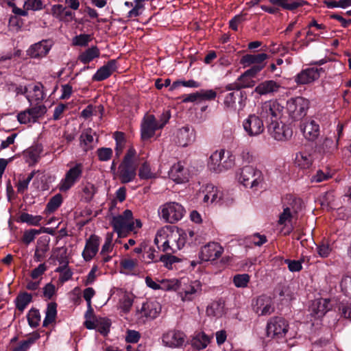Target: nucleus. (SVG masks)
Returning <instances> with one entry per match:
<instances>
[{"label": "nucleus", "instance_id": "49530a36", "mask_svg": "<svg viewBox=\"0 0 351 351\" xmlns=\"http://www.w3.org/2000/svg\"><path fill=\"white\" fill-rule=\"evenodd\" d=\"M62 197L60 194H56L51 198L47 204V209L51 213L56 210L62 204Z\"/></svg>", "mask_w": 351, "mask_h": 351}, {"label": "nucleus", "instance_id": "5fc2aeb1", "mask_svg": "<svg viewBox=\"0 0 351 351\" xmlns=\"http://www.w3.org/2000/svg\"><path fill=\"white\" fill-rule=\"evenodd\" d=\"M292 219V214L289 208L286 207L284 208L283 212L280 215L278 223L280 225H286L287 223L290 222Z\"/></svg>", "mask_w": 351, "mask_h": 351}, {"label": "nucleus", "instance_id": "ea45409f", "mask_svg": "<svg viewBox=\"0 0 351 351\" xmlns=\"http://www.w3.org/2000/svg\"><path fill=\"white\" fill-rule=\"evenodd\" d=\"M28 109L32 115L33 123L37 122L47 112V108L44 105H37Z\"/></svg>", "mask_w": 351, "mask_h": 351}, {"label": "nucleus", "instance_id": "09e8293b", "mask_svg": "<svg viewBox=\"0 0 351 351\" xmlns=\"http://www.w3.org/2000/svg\"><path fill=\"white\" fill-rule=\"evenodd\" d=\"M159 261L163 263L164 265L167 268L170 269L171 268L172 265L175 263L179 262L180 259L178 257L171 255V253H170L160 256Z\"/></svg>", "mask_w": 351, "mask_h": 351}, {"label": "nucleus", "instance_id": "338daca9", "mask_svg": "<svg viewBox=\"0 0 351 351\" xmlns=\"http://www.w3.org/2000/svg\"><path fill=\"white\" fill-rule=\"evenodd\" d=\"M40 233V230H31L30 231H27L23 234V241L25 243L29 244L32 242L36 234Z\"/></svg>", "mask_w": 351, "mask_h": 351}, {"label": "nucleus", "instance_id": "58836bf2", "mask_svg": "<svg viewBox=\"0 0 351 351\" xmlns=\"http://www.w3.org/2000/svg\"><path fill=\"white\" fill-rule=\"evenodd\" d=\"M306 4H307V2L304 0H283L282 9L294 11Z\"/></svg>", "mask_w": 351, "mask_h": 351}, {"label": "nucleus", "instance_id": "c03bdc74", "mask_svg": "<svg viewBox=\"0 0 351 351\" xmlns=\"http://www.w3.org/2000/svg\"><path fill=\"white\" fill-rule=\"evenodd\" d=\"M39 338V335L36 334L29 337L27 340L21 341L18 346L14 348L13 351H27L30 346Z\"/></svg>", "mask_w": 351, "mask_h": 351}, {"label": "nucleus", "instance_id": "0e129e2a", "mask_svg": "<svg viewBox=\"0 0 351 351\" xmlns=\"http://www.w3.org/2000/svg\"><path fill=\"white\" fill-rule=\"evenodd\" d=\"M133 304L132 298L127 295H123L121 300V308L123 311L128 312L130 309Z\"/></svg>", "mask_w": 351, "mask_h": 351}, {"label": "nucleus", "instance_id": "4468645a", "mask_svg": "<svg viewBox=\"0 0 351 351\" xmlns=\"http://www.w3.org/2000/svg\"><path fill=\"white\" fill-rule=\"evenodd\" d=\"M160 129L155 117L152 114L144 117L141 123V138L146 141L154 136L156 130Z\"/></svg>", "mask_w": 351, "mask_h": 351}, {"label": "nucleus", "instance_id": "4d7b16f0", "mask_svg": "<svg viewBox=\"0 0 351 351\" xmlns=\"http://www.w3.org/2000/svg\"><path fill=\"white\" fill-rule=\"evenodd\" d=\"M138 261L132 258H124L121 261V267L128 271L133 270L137 265Z\"/></svg>", "mask_w": 351, "mask_h": 351}, {"label": "nucleus", "instance_id": "39448f33", "mask_svg": "<svg viewBox=\"0 0 351 351\" xmlns=\"http://www.w3.org/2000/svg\"><path fill=\"white\" fill-rule=\"evenodd\" d=\"M263 180L262 172L256 168L247 165L243 167L239 175V181L245 187L256 189Z\"/></svg>", "mask_w": 351, "mask_h": 351}, {"label": "nucleus", "instance_id": "c85d7f7f", "mask_svg": "<svg viewBox=\"0 0 351 351\" xmlns=\"http://www.w3.org/2000/svg\"><path fill=\"white\" fill-rule=\"evenodd\" d=\"M169 177L178 183L183 182L184 177V169L180 162L174 164L169 171Z\"/></svg>", "mask_w": 351, "mask_h": 351}, {"label": "nucleus", "instance_id": "052dcab7", "mask_svg": "<svg viewBox=\"0 0 351 351\" xmlns=\"http://www.w3.org/2000/svg\"><path fill=\"white\" fill-rule=\"evenodd\" d=\"M317 253L319 256L326 258L331 252V248L328 243H323L319 245L317 247Z\"/></svg>", "mask_w": 351, "mask_h": 351}, {"label": "nucleus", "instance_id": "dca6fc26", "mask_svg": "<svg viewBox=\"0 0 351 351\" xmlns=\"http://www.w3.org/2000/svg\"><path fill=\"white\" fill-rule=\"evenodd\" d=\"M321 71H322V68L311 67L304 69L295 77V82L298 84H310L320 77Z\"/></svg>", "mask_w": 351, "mask_h": 351}, {"label": "nucleus", "instance_id": "e2e57ef3", "mask_svg": "<svg viewBox=\"0 0 351 351\" xmlns=\"http://www.w3.org/2000/svg\"><path fill=\"white\" fill-rule=\"evenodd\" d=\"M322 147L324 152H330L337 147V144L334 143L332 138H325Z\"/></svg>", "mask_w": 351, "mask_h": 351}, {"label": "nucleus", "instance_id": "9d476101", "mask_svg": "<svg viewBox=\"0 0 351 351\" xmlns=\"http://www.w3.org/2000/svg\"><path fill=\"white\" fill-rule=\"evenodd\" d=\"M253 310L258 316L271 315L275 310L271 297L266 295L258 296L252 304Z\"/></svg>", "mask_w": 351, "mask_h": 351}, {"label": "nucleus", "instance_id": "9b49d317", "mask_svg": "<svg viewBox=\"0 0 351 351\" xmlns=\"http://www.w3.org/2000/svg\"><path fill=\"white\" fill-rule=\"evenodd\" d=\"M82 174V165L77 163L66 173L64 178L61 180L59 184L60 191L62 192L68 191L79 180Z\"/></svg>", "mask_w": 351, "mask_h": 351}, {"label": "nucleus", "instance_id": "393cba45", "mask_svg": "<svg viewBox=\"0 0 351 351\" xmlns=\"http://www.w3.org/2000/svg\"><path fill=\"white\" fill-rule=\"evenodd\" d=\"M268 56L266 53H257V54H246L241 59V64L244 67H248L252 65L265 64V61L267 59Z\"/></svg>", "mask_w": 351, "mask_h": 351}, {"label": "nucleus", "instance_id": "79ce46f5", "mask_svg": "<svg viewBox=\"0 0 351 351\" xmlns=\"http://www.w3.org/2000/svg\"><path fill=\"white\" fill-rule=\"evenodd\" d=\"M29 325L32 328H36L39 325L40 321V315L38 310L31 309L27 315Z\"/></svg>", "mask_w": 351, "mask_h": 351}, {"label": "nucleus", "instance_id": "864d4df0", "mask_svg": "<svg viewBox=\"0 0 351 351\" xmlns=\"http://www.w3.org/2000/svg\"><path fill=\"white\" fill-rule=\"evenodd\" d=\"M97 156L101 161H107L110 159L112 155V150L110 148L102 147L97 149Z\"/></svg>", "mask_w": 351, "mask_h": 351}, {"label": "nucleus", "instance_id": "5701e85b", "mask_svg": "<svg viewBox=\"0 0 351 351\" xmlns=\"http://www.w3.org/2000/svg\"><path fill=\"white\" fill-rule=\"evenodd\" d=\"M300 128L304 137L309 141H314L319 134V125L312 119L306 121Z\"/></svg>", "mask_w": 351, "mask_h": 351}, {"label": "nucleus", "instance_id": "f03ea898", "mask_svg": "<svg viewBox=\"0 0 351 351\" xmlns=\"http://www.w3.org/2000/svg\"><path fill=\"white\" fill-rule=\"evenodd\" d=\"M225 154V150L221 149L211 154L208 162V167L211 171L219 173L234 167V157L230 152H227V156Z\"/></svg>", "mask_w": 351, "mask_h": 351}, {"label": "nucleus", "instance_id": "bf43d9fd", "mask_svg": "<svg viewBox=\"0 0 351 351\" xmlns=\"http://www.w3.org/2000/svg\"><path fill=\"white\" fill-rule=\"evenodd\" d=\"M81 143H84L88 147H90L91 143L94 141L93 135L90 130H86L82 133L80 136Z\"/></svg>", "mask_w": 351, "mask_h": 351}, {"label": "nucleus", "instance_id": "a211bd4d", "mask_svg": "<svg viewBox=\"0 0 351 351\" xmlns=\"http://www.w3.org/2000/svg\"><path fill=\"white\" fill-rule=\"evenodd\" d=\"M51 43L47 40H43L36 43L27 49V55L32 58H43L49 53L51 48Z\"/></svg>", "mask_w": 351, "mask_h": 351}, {"label": "nucleus", "instance_id": "0eeeda50", "mask_svg": "<svg viewBox=\"0 0 351 351\" xmlns=\"http://www.w3.org/2000/svg\"><path fill=\"white\" fill-rule=\"evenodd\" d=\"M259 112L260 110L258 112V115L250 114L243 122V129L250 136H258L265 130L263 121H265V119L261 117Z\"/></svg>", "mask_w": 351, "mask_h": 351}, {"label": "nucleus", "instance_id": "8fccbe9b", "mask_svg": "<svg viewBox=\"0 0 351 351\" xmlns=\"http://www.w3.org/2000/svg\"><path fill=\"white\" fill-rule=\"evenodd\" d=\"M17 119L21 124H32L33 123V117L29 109L19 112L17 115Z\"/></svg>", "mask_w": 351, "mask_h": 351}, {"label": "nucleus", "instance_id": "bb28decb", "mask_svg": "<svg viewBox=\"0 0 351 351\" xmlns=\"http://www.w3.org/2000/svg\"><path fill=\"white\" fill-rule=\"evenodd\" d=\"M154 243L158 245L159 249L166 254L173 253L174 250L169 245V241L167 239L165 232H158L154 239Z\"/></svg>", "mask_w": 351, "mask_h": 351}, {"label": "nucleus", "instance_id": "b1692460", "mask_svg": "<svg viewBox=\"0 0 351 351\" xmlns=\"http://www.w3.org/2000/svg\"><path fill=\"white\" fill-rule=\"evenodd\" d=\"M116 69L117 62L115 60H111L97 70L93 76V80L98 82L103 81L110 77Z\"/></svg>", "mask_w": 351, "mask_h": 351}, {"label": "nucleus", "instance_id": "680f3d73", "mask_svg": "<svg viewBox=\"0 0 351 351\" xmlns=\"http://www.w3.org/2000/svg\"><path fill=\"white\" fill-rule=\"evenodd\" d=\"M200 100H213L217 96V93L213 90H201L199 91Z\"/></svg>", "mask_w": 351, "mask_h": 351}, {"label": "nucleus", "instance_id": "7ed1b4c3", "mask_svg": "<svg viewBox=\"0 0 351 351\" xmlns=\"http://www.w3.org/2000/svg\"><path fill=\"white\" fill-rule=\"evenodd\" d=\"M309 101L302 97H292L287 101V110L293 121L302 119L309 108Z\"/></svg>", "mask_w": 351, "mask_h": 351}, {"label": "nucleus", "instance_id": "3c124183", "mask_svg": "<svg viewBox=\"0 0 351 351\" xmlns=\"http://www.w3.org/2000/svg\"><path fill=\"white\" fill-rule=\"evenodd\" d=\"M340 287L342 292L349 297L351 298V277L345 276L341 279Z\"/></svg>", "mask_w": 351, "mask_h": 351}, {"label": "nucleus", "instance_id": "2eb2a0df", "mask_svg": "<svg viewBox=\"0 0 351 351\" xmlns=\"http://www.w3.org/2000/svg\"><path fill=\"white\" fill-rule=\"evenodd\" d=\"M118 175L121 182L123 184L133 181L136 176V165L122 162L118 168Z\"/></svg>", "mask_w": 351, "mask_h": 351}, {"label": "nucleus", "instance_id": "f8f14e48", "mask_svg": "<svg viewBox=\"0 0 351 351\" xmlns=\"http://www.w3.org/2000/svg\"><path fill=\"white\" fill-rule=\"evenodd\" d=\"M223 252V247L218 243L210 242L201 248L199 256L203 261H211L221 256Z\"/></svg>", "mask_w": 351, "mask_h": 351}, {"label": "nucleus", "instance_id": "774afa93", "mask_svg": "<svg viewBox=\"0 0 351 351\" xmlns=\"http://www.w3.org/2000/svg\"><path fill=\"white\" fill-rule=\"evenodd\" d=\"M250 242L254 243L255 245L261 246L267 241L266 237L260 235L259 234H254L249 238Z\"/></svg>", "mask_w": 351, "mask_h": 351}, {"label": "nucleus", "instance_id": "1a4fd4ad", "mask_svg": "<svg viewBox=\"0 0 351 351\" xmlns=\"http://www.w3.org/2000/svg\"><path fill=\"white\" fill-rule=\"evenodd\" d=\"M245 94L241 91L228 93L223 101L225 108L227 110L241 111L245 106Z\"/></svg>", "mask_w": 351, "mask_h": 351}, {"label": "nucleus", "instance_id": "f704fd0d", "mask_svg": "<svg viewBox=\"0 0 351 351\" xmlns=\"http://www.w3.org/2000/svg\"><path fill=\"white\" fill-rule=\"evenodd\" d=\"M32 295L27 293L20 294L16 298V306L19 311H23L27 304L32 301Z\"/></svg>", "mask_w": 351, "mask_h": 351}, {"label": "nucleus", "instance_id": "cd10ccee", "mask_svg": "<svg viewBox=\"0 0 351 351\" xmlns=\"http://www.w3.org/2000/svg\"><path fill=\"white\" fill-rule=\"evenodd\" d=\"M313 160V156L306 152H301L296 154L295 162L301 169H308Z\"/></svg>", "mask_w": 351, "mask_h": 351}, {"label": "nucleus", "instance_id": "de8ad7c7", "mask_svg": "<svg viewBox=\"0 0 351 351\" xmlns=\"http://www.w3.org/2000/svg\"><path fill=\"white\" fill-rule=\"evenodd\" d=\"M23 8L26 10H40L43 4L42 0H24Z\"/></svg>", "mask_w": 351, "mask_h": 351}, {"label": "nucleus", "instance_id": "423d86ee", "mask_svg": "<svg viewBox=\"0 0 351 351\" xmlns=\"http://www.w3.org/2000/svg\"><path fill=\"white\" fill-rule=\"evenodd\" d=\"M289 324L281 317H274L269 319L267 324V335L268 337L280 340L288 332Z\"/></svg>", "mask_w": 351, "mask_h": 351}, {"label": "nucleus", "instance_id": "f3484780", "mask_svg": "<svg viewBox=\"0 0 351 351\" xmlns=\"http://www.w3.org/2000/svg\"><path fill=\"white\" fill-rule=\"evenodd\" d=\"M185 335L183 332L176 330H170L165 333L162 341L163 344L169 348H178L184 343Z\"/></svg>", "mask_w": 351, "mask_h": 351}, {"label": "nucleus", "instance_id": "aec40b11", "mask_svg": "<svg viewBox=\"0 0 351 351\" xmlns=\"http://www.w3.org/2000/svg\"><path fill=\"white\" fill-rule=\"evenodd\" d=\"M280 88V84L274 80H265L256 86L253 93L259 95H273L277 93Z\"/></svg>", "mask_w": 351, "mask_h": 351}, {"label": "nucleus", "instance_id": "f257e3e1", "mask_svg": "<svg viewBox=\"0 0 351 351\" xmlns=\"http://www.w3.org/2000/svg\"><path fill=\"white\" fill-rule=\"evenodd\" d=\"M283 106L276 101H265L260 108L259 114L265 119L269 134L277 141H287L293 134L292 130L278 119L281 117Z\"/></svg>", "mask_w": 351, "mask_h": 351}, {"label": "nucleus", "instance_id": "a878e982", "mask_svg": "<svg viewBox=\"0 0 351 351\" xmlns=\"http://www.w3.org/2000/svg\"><path fill=\"white\" fill-rule=\"evenodd\" d=\"M160 311V306L158 303L155 302H147L143 303L141 313L146 317L154 319L157 317Z\"/></svg>", "mask_w": 351, "mask_h": 351}, {"label": "nucleus", "instance_id": "412c9836", "mask_svg": "<svg viewBox=\"0 0 351 351\" xmlns=\"http://www.w3.org/2000/svg\"><path fill=\"white\" fill-rule=\"evenodd\" d=\"M202 193H204L203 200L206 203L217 204L223 198V192L211 184H207Z\"/></svg>", "mask_w": 351, "mask_h": 351}, {"label": "nucleus", "instance_id": "603ef678", "mask_svg": "<svg viewBox=\"0 0 351 351\" xmlns=\"http://www.w3.org/2000/svg\"><path fill=\"white\" fill-rule=\"evenodd\" d=\"M110 323L108 319L99 318L97 320V328L101 334L107 335L109 332Z\"/></svg>", "mask_w": 351, "mask_h": 351}, {"label": "nucleus", "instance_id": "4be33fe9", "mask_svg": "<svg viewBox=\"0 0 351 351\" xmlns=\"http://www.w3.org/2000/svg\"><path fill=\"white\" fill-rule=\"evenodd\" d=\"M99 245V237L95 234L91 235L86 241L84 250L82 252V256L85 261H88L96 255Z\"/></svg>", "mask_w": 351, "mask_h": 351}, {"label": "nucleus", "instance_id": "4c0bfd02", "mask_svg": "<svg viewBox=\"0 0 351 351\" xmlns=\"http://www.w3.org/2000/svg\"><path fill=\"white\" fill-rule=\"evenodd\" d=\"M20 221L32 226H38L42 219L40 215L34 216L27 213H23L19 217Z\"/></svg>", "mask_w": 351, "mask_h": 351}, {"label": "nucleus", "instance_id": "72a5a7b5", "mask_svg": "<svg viewBox=\"0 0 351 351\" xmlns=\"http://www.w3.org/2000/svg\"><path fill=\"white\" fill-rule=\"evenodd\" d=\"M49 250V244L44 241L38 242V245L36 247L35 254H34V260L36 262L42 261L45 257L46 252Z\"/></svg>", "mask_w": 351, "mask_h": 351}, {"label": "nucleus", "instance_id": "a18cd8bd", "mask_svg": "<svg viewBox=\"0 0 351 351\" xmlns=\"http://www.w3.org/2000/svg\"><path fill=\"white\" fill-rule=\"evenodd\" d=\"M138 176L141 179L148 180L155 178V174L152 172L150 166L144 162L139 169Z\"/></svg>", "mask_w": 351, "mask_h": 351}, {"label": "nucleus", "instance_id": "e433bc0d", "mask_svg": "<svg viewBox=\"0 0 351 351\" xmlns=\"http://www.w3.org/2000/svg\"><path fill=\"white\" fill-rule=\"evenodd\" d=\"M326 300H319L314 303L313 311L315 315L318 317L324 316L328 310Z\"/></svg>", "mask_w": 351, "mask_h": 351}, {"label": "nucleus", "instance_id": "7c9ffc66", "mask_svg": "<svg viewBox=\"0 0 351 351\" xmlns=\"http://www.w3.org/2000/svg\"><path fill=\"white\" fill-rule=\"evenodd\" d=\"M210 342V338L204 332H199L191 340V345L197 350L204 349Z\"/></svg>", "mask_w": 351, "mask_h": 351}, {"label": "nucleus", "instance_id": "6e6552de", "mask_svg": "<svg viewBox=\"0 0 351 351\" xmlns=\"http://www.w3.org/2000/svg\"><path fill=\"white\" fill-rule=\"evenodd\" d=\"M132 219V212L130 210H125L122 215L114 216L111 224L118 234L123 231H132L134 229Z\"/></svg>", "mask_w": 351, "mask_h": 351}, {"label": "nucleus", "instance_id": "2f4dec72", "mask_svg": "<svg viewBox=\"0 0 351 351\" xmlns=\"http://www.w3.org/2000/svg\"><path fill=\"white\" fill-rule=\"evenodd\" d=\"M252 78L253 77H250V75H246V73L244 72L238 77L235 82L237 90L253 87L256 84V82Z\"/></svg>", "mask_w": 351, "mask_h": 351}, {"label": "nucleus", "instance_id": "69168bd1", "mask_svg": "<svg viewBox=\"0 0 351 351\" xmlns=\"http://www.w3.org/2000/svg\"><path fill=\"white\" fill-rule=\"evenodd\" d=\"M64 8L65 7L60 4L53 5L51 8L53 15L58 20L62 21V19H64L62 16L64 15Z\"/></svg>", "mask_w": 351, "mask_h": 351}, {"label": "nucleus", "instance_id": "6e6d98bb", "mask_svg": "<svg viewBox=\"0 0 351 351\" xmlns=\"http://www.w3.org/2000/svg\"><path fill=\"white\" fill-rule=\"evenodd\" d=\"M245 20V14H237L230 21L229 26L232 30L237 31L239 25L241 24Z\"/></svg>", "mask_w": 351, "mask_h": 351}, {"label": "nucleus", "instance_id": "37998d69", "mask_svg": "<svg viewBox=\"0 0 351 351\" xmlns=\"http://www.w3.org/2000/svg\"><path fill=\"white\" fill-rule=\"evenodd\" d=\"M250 276L247 274H237L233 278V282L237 287L245 288L250 282Z\"/></svg>", "mask_w": 351, "mask_h": 351}, {"label": "nucleus", "instance_id": "473e14b6", "mask_svg": "<svg viewBox=\"0 0 351 351\" xmlns=\"http://www.w3.org/2000/svg\"><path fill=\"white\" fill-rule=\"evenodd\" d=\"M57 304L56 302H50L47 305L45 318L43 321V326H47L49 324L55 321L57 315Z\"/></svg>", "mask_w": 351, "mask_h": 351}, {"label": "nucleus", "instance_id": "20e7f679", "mask_svg": "<svg viewBox=\"0 0 351 351\" xmlns=\"http://www.w3.org/2000/svg\"><path fill=\"white\" fill-rule=\"evenodd\" d=\"M183 206L176 202H167L158 208L160 217L166 223H174L180 220L184 214Z\"/></svg>", "mask_w": 351, "mask_h": 351}, {"label": "nucleus", "instance_id": "a19ab883", "mask_svg": "<svg viewBox=\"0 0 351 351\" xmlns=\"http://www.w3.org/2000/svg\"><path fill=\"white\" fill-rule=\"evenodd\" d=\"M91 40V36L90 34H80L75 36L72 39V45L74 46L86 47Z\"/></svg>", "mask_w": 351, "mask_h": 351}, {"label": "nucleus", "instance_id": "c9c22d12", "mask_svg": "<svg viewBox=\"0 0 351 351\" xmlns=\"http://www.w3.org/2000/svg\"><path fill=\"white\" fill-rule=\"evenodd\" d=\"M43 85L41 83H37L33 88L34 94L32 96L27 95L26 98L29 102L34 101H42L45 97L43 93Z\"/></svg>", "mask_w": 351, "mask_h": 351}, {"label": "nucleus", "instance_id": "c756f323", "mask_svg": "<svg viewBox=\"0 0 351 351\" xmlns=\"http://www.w3.org/2000/svg\"><path fill=\"white\" fill-rule=\"evenodd\" d=\"M100 55V52L97 47L94 46L88 49H86L85 51L82 53L79 56V60L82 62L83 64H87L89 63L90 61H92L95 58H98Z\"/></svg>", "mask_w": 351, "mask_h": 351}, {"label": "nucleus", "instance_id": "13d9d810", "mask_svg": "<svg viewBox=\"0 0 351 351\" xmlns=\"http://www.w3.org/2000/svg\"><path fill=\"white\" fill-rule=\"evenodd\" d=\"M330 178V175L328 173H324L322 170H317L316 173L311 176V182H321L324 180H327Z\"/></svg>", "mask_w": 351, "mask_h": 351}, {"label": "nucleus", "instance_id": "6ab92c4d", "mask_svg": "<svg viewBox=\"0 0 351 351\" xmlns=\"http://www.w3.org/2000/svg\"><path fill=\"white\" fill-rule=\"evenodd\" d=\"M194 138V131L193 128L189 126H184L177 131L175 142L179 146L186 147L193 142Z\"/></svg>", "mask_w": 351, "mask_h": 351}, {"label": "nucleus", "instance_id": "ddd939ff", "mask_svg": "<svg viewBox=\"0 0 351 351\" xmlns=\"http://www.w3.org/2000/svg\"><path fill=\"white\" fill-rule=\"evenodd\" d=\"M202 283L199 280L191 281L182 288L179 292L181 300L183 302H191L202 294Z\"/></svg>", "mask_w": 351, "mask_h": 351}]
</instances>
